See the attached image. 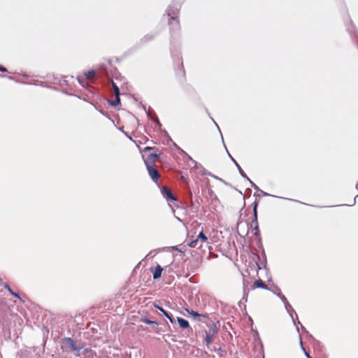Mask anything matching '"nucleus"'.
<instances>
[{"mask_svg":"<svg viewBox=\"0 0 358 358\" xmlns=\"http://www.w3.org/2000/svg\"><path fill=\"white\" fill-rule=\"evenodd\" d=\"M62 348L65 351L73 352L76 357H80L83 351H88V349L83 348V345L80 341H75L69 337H65L62 339Z\"/></svg>","mask_w":358,"mask_h":358,"instance_id":"obj_1","label":"nucleus"},{"mask_svg":"<svg viewBox=\"0 0 358 358\" xmlns=\"http://www.w3.org/2000/svg\"><path fill=\"white\" fill-rule=\"evenodd\" d=\"M208 327V330L205 331L206 337H205V342L207 345H209L212 343L213 338L215 336L217 333V328L216 327V324L214 323H211Z\"/></svg>","mask_w":358,"mask_h":358,"instance_id":"obj_2","label":"nucleus"},{"mask_svg":"<svg viewBox=\"0 0 358 358\" xmlns=\"http://www.w3.org/2000/svg\"><path fill=\"white\" fill-rule=\"evenodd\" d=\"M145 166L147 168L149 176L152 180L155 182H157L160 177V175L155 165L149 163V165L146 164Z\"/></svg>","mask_w":358,"mask_h":358,"instance_id":"obj_3","label":"nucleus"},{"mask_svg":"<svg viewBox=\"0 0 358 358\" xmlns=\"http://www.w3.org/2000/svg\"><path fill=\"white\" fill-rule=\"evenodd\" d=\"M257 207H258V201L256 199L252 203V213H253V220L252 222L255 224L254 229L255 230V235L259 236V231L258 227V221H257Z\"/></svg>","mask_w":358,"mask_h":358,"instance_id":"obj_4","label":"nucleus"},{"mask_svg":"<svg viewBox=\"0 0 358 358\" xmlns=\"http://www.w3.org/2000/svg\"><path fill=\"white\" fill-rule=\"evenodd\" d=\"M161 194L167 201H176L177 198L171 192V189L166 186H163L161 189Z\"/></svg>","mask_w":358,"mask_h":358,"instance_id":"obj_5","label":"nucleus"},{"mask_svg":"<svg viewBox=\"0 0 358 358\" xmlns=\"http://www.w3.org/2000/svg\"><path fill=\"white\" fill-rule=\"evenodd\" d=\"M180 6L179 4L170 5L166 11L167 16L170 17V18H171L172 16H175L176 18H178V13L180 10Z\"/></svg>","mask_w":358,"mask_h":358,"instance_id":"obj_6","label":"nucleus"},{"mask_svg":"<svg viewBox=\"0 0 358 358\" xmlns=\"http://www.w3.org/2000/svg\"><path fill=\"white\" fill-rule=\"evenodd\" d=\"M169 24L170 26L171 33L177 32L180 30V22L175 16H172L169 20Z\"/></svg>","mask_w":358,"mask_h":358,"instance_id":"obj_7","label":"nucleus"},{"mask_svg":"<svg viewBox=\"0 0 358 358\" xmlns=\"http://www.w3.org/2000/svg\"><path fill=\"white\" fill-rule=\"evenodd\" d=\"M153 306L156 309L159 310L162 313V315L170 321L171 324L176 323V320L174 319L173 315L171 313L166 311L156 303H154Z\"/></svg>","mask_w":358,"mask_h":358,"instance_id":"obj_8","label":"nucleus"},{"mask_svg":"<svg viewBox=\"0 0 358 358\" xmlns=\"http://www.w3.org/2000/svg\"><path fill=\"white\" fill-rule=\"evenodd\" d=\"M224 148L226 149V151L227 152V155L229 156V157L230 158V159L231 160V162L235 164V166H236L240 175L243 177V178H247V175L246 173L244 172V171L242 169V168L241 167V166L238 164V163L236 161V159L230 155V153L229 152L227 147L224 145Z\"/></svg>","mask_w":358,"mask_h":358,"instance_id":"obj_9","label":"nucleus"},{"mask_svg":"<svg viewBox=\"0 0 358 358\" xmlns=\"http://www.w3.org/2000/svg\"><path fill=\"white\" fill-rule=\"evenodd\" d=\"M141 322H143L146 324L153 325L152 330L157 331V327L159 326V323L157 321L151 320L146 317H142L140 320Z\"/></svg>","mask_w":358,"mask_h":358,"instance_id":"obj_10","label":"nucleus"},{"mask_svg":"<svg viewBox=\"0 0 358 358\" xmlns=\"http://www.w3.org/2000/svg\"><path fill=\"white\" fill-rule=\"evenodd\" d=\"M159 156V154L157 153H151L150 154L146 159H144L145 165L148 164L150 163L151 164H154L155 160L157 159Z\"/></svg>","mask_w":358,"mask_h":358,"instance_id":"obj_11","label":"nucleus"},{"mask_svg":"<svg viewBox=\"0 0 358 358\" xmlns=\"http://www.w3.org/2000/svg\"><path fill=\"white\" fill-rule=\"evenodd\" d=\"M178 322L180 328L182 329H186L189 327V322L182 317H178L176 322Z\"/></svg>","mask_w":358,"mask_h":358,"instance_id":"obj_12","label":"nucleus"},{"mask_svg":"<svg viewBox=\"0 0 358 358\" xmlns=\"http://www.w3.org/2000/svg\"><path fill=\"white\" fill-rule=\"evenodd\" d=\"M162 271H163V268L160 265L157 264L155 266V271L152 273L153 279L154 280L159 279L162 276Z\"/></svg>","mask_w":358,"mask_h":358,"instance_id":"obj_13","label":"nucleus"},{"mask_svg":"<svg viewBox=\"0 0 358 358\" xmlns=\"http://www.w3.org/2000/svg\"><path fill=\"white\" fill-rule=\"evenodd\" d=\"M254 287L266 290L269 289L268 287L261 279L256 280L254 282L253 287H252V289H254Z\"/></svg>","mask_w":358,"mask_h":358,"instance_id":"obj_14","label":"nucleus"},{"mask_svg":"<svg viewBox=\"0 0 358 358\" xmlns=\"http://www.w3.org/2000/svg\"><path fill=\"white\" fill-rule=\"evenodd\" d=\"M278 297L280 299L282 302L284 303V306H285V308H286V310H288V307H290V308L292 309V311L294 313V314L296 315V318L298 319V316H297L295 310L293 309L292 306L289 303V302L287 300V298L282 294L280 296H279Z\"/></svg>","mask_w":358,"mask_h":358,"instance_id":"obj_15","label":"nucleus"},{"mask_svg":"<svg viewBox=\"0 0 358 358\" xmlns=\"http://www.w3.org/2000/svg\"><path fill=\"white\" fill-rule=\"evenodd\" d=\"M184 310L187 313L191 315L194 318L201 317H206V315L198 313L197 312L193 310L192 309H189L188 308H184Z\"/></svg>","mask_w":358,"mask_h":358,"instance_id":"obj_16","label":"nucleus"},{"mask_svg":"<svg viewBox=\"0 0 358 358\" xmlns=\"http://www.w3.org/2000/svg\"><path fill=\"white\" fill-rule=\"evenodd\" d=\"M155 36L154 34H147L140 40L139 43L141 45H143L144 43L152 41Z\"/></svg>","mask_w":358,"mask_h":358,"instance_id":"obj_17","label":"nucleus"},{"mask_svg":"<svg viewBox=\"0 0 358 358\" xmlns=\"http://www.w3.org/2000/svg\"><path fill=\"white\" fill-rule=\"evenodd\" d=\"M268 290L271 291L273 294L276 295L277 296H279L282 294L281 292L280 287L275 285H273L272 288H269Z\"/></svg>","mask_w":358,"mask_h":358,"instance_id":"obj_18","label":"nucleus"},{"mask_svg":"<svg viewBox=\"0 0 358 358\" xmlns=\"http://www.w3.org/2000/svg\"><path fill=\"white\" fill-rule=\"evenodd\" d=\"M197 240L199 241L201 243H208V238L206 236V234L203 233V231H201L197 237Z\"/></svg>","mask_w":358,"mask_h":358,"instance_id":"obj_19","label":"nucleus"},{"mask_svg":"<svg viewBox=\"0 0 358 358\" xmlns=\"http://www.w3.org/2000/svg\"><path fill=\"white\" fill-rule=\"evenodd\" d=\"M146 113L148 117L153 120L159 126V127H162V124L160 123L159 119L157 117H152L150 110L147 111Z\"/></svg>","mask_w":358,"mask_h":358,"instance_id":"obj_20","label":"nucleus"},{"mask_svg":"<svg viewBox=\"0 0 358 358\" xmlns=\"http://www.w3.org/2000/svg\"><path fill=\"white\" fill-rule=\"evenodd\" d=\"M199 241L197 240V238L190 241L189 243H187V245L191 247V248H201L202 245H199Z\"/></svg>","mask_w":358,"mask_h":358,"instance_id":"obj_21","label":"nucleus"},{"mask_svg":"<svg viewBox=\"0 0 358 358\" xmlns=\"http://www.w3.org/2000/svg\"><path fill=\"white\" fill-rule=\"evenodd\" d=\"M4 288H5V289H6L10 292V294L12 296H15V297H16V298H18V299H21V298H20V296L19 294H17V293H16V292H14L11 289V288H10V287L9 286V285H8V284H6V285H4Z\"/></svg>","mask_w":358,"mask_h":358,"instance_id":"obj_22","label":"nucleus"},{"mask_svg":"<svg viewBox=\"0 0 358 358\" xmlns=\"http://www.w3.org/2000/svg\"><path fill=\"white\" fill-rule=\"evenodd\" d=\"M203 173L204 175H208V176L215 178L216 180H218L221 181L222 182L224 183L225 185H227V183L224 180H222V178H219V177H217L216 176H214L213 174H212L210 172H208L205 169H203Z\"/></svg>","mask_w":358,"mask_h":358,"instance_id":"obj_23","label":"nucleus"},{"mask_svg":"<svg viewBox=\"0 0 358 358\" xmlns=\"http://www.w3.org/2000/svg\"><path fill=\"white\" fill-rule=\"evenodd\" d=\"M110 104L112 106H117V105L120 104V96H118V94H117V96H115V98L114 100L110 101Z\"/></svg>","mask_w":358,"mask_h":358,"instance_id":"obj_24","label":"nucleus"},{"mask_svg":"<svg viewBox=\"0 0 358 358\" xmlns=\"http://www.w3.org/2000/svg\"><path fill=\"white\" fill-rule=\"evenodd\" d=\"M166 248H159L158 250L159 251H162V250H165ZM157 250H151L147 255V257H153L155 256V255L157 254Z\"/></svg>","mask_w":358,"mask_h":358,"instance_id":"obj_25","label":"nucleus"},{"mask_svg":"<svg viewBox=\"0 0 358 358\" xmlns=\"http://www.w3.org/2000/svg\"><path fill=\"white\" fill-rule=\"evenodd\" d=\"M96 72L94 70H90L85 73V76L88 78H93L95 76Z\"/></svg>","mask_w":358,"mask_h":358,"instance_id":"obj_26","label":"nucleus"},{"mask_svg":"<svg viewBox=\"0 0 358 358\" xmlns=\"http://www.w3.org/2000/svg\"><path fill=\"white\" fill-rule=\"evenodd\" d=\"M300 338V346H301V350H303L305 356L307 357V358H312V357L309 355V353L308 352H306V349L304 348V347L303 346V343H302V340H301V336L299 337Z\"/></svg>","mask_w":358,"mask_h":358,"instance_id":"obj_27","label":"nucleus"},{"mask_svg":"<svg viewBox=\"0 0 358 358\" xmlns=\"http://www.w3.org/2000/svg\"><path fill=\"white\" fill-rule=\"evenodd\" d=\"M244 178L246 179L249 182L250 186L252 187H253L255 190H257V191L260 190L259 187L255 183H254L248 176H247V178Z\"/></svg>","mask_w":358,"mask_h":358,"instance_id":"obj_28","label":"nucleus"},{"mask_svg":"<svg viewBox=\"0 0 358 358\" xmlns=\"http://www.w3.org/2000/svg\"><path fill=\"white\" fill-rule=\"evenodd\" d=\"M113 91H114L115 95L117 96V94H118V96H120V92L119 87L113 82Z\"/></svg>","mask_w":358,"mask_h":358,"instance_id":"obj_29","label":"nucleus"},{"mask_svg":"<svg viewBox=\"0 0 358 358\" xmlns=\"http://www.w3.org/2000/svg\"><path fill=\"white\" fill-rule=\"evenodd\" d=\"M77 80L78 83L83 86L85 87V78L83 76H78Z\"/></svg>","mask_w":358,"mask_h":358,"instance_id":"obj_30","label":"nucleus"},{"mask_svg":"<svg viewBox=\"0 0 358 358\" xmlns=\"http://www.w3.org/2000/svg\"><path fill=\"white\" fill-rule=\"evenodd\" d=\"M287 310L288 311L289 316L292 319L294 324L296 325V322H295L294 318L293 317V313H294L292 311V309L290 308V307H288V310Z\"/></svg>","mask_w":358,"mask_h":358,"instance_id":"obj_31","label":"nucleus"},{"mask_svg":"<svg viewBox=\"0 0 358 358\" xmlns=\"http://www.w3.org/2000/svg\"><path fill=\"white\" fill-rule=\"evenodd\" d=\"M178 65L180 66V67H181V69H180L179 71H180L182 74H184V73H185V71H183V64H182V62L181 61V58H178Z\"/></svg>","mask_w":358,"mask_h":358,"instance_id":"obj_32","label":"nucleus"},{"mask_svg":"<svg viewBox=\"0 0 358 358\" xmlns=\"http://www.w3.org/2000/svg\"><path fill=\"white\" fill-rule=\"evenodd\" d=\"M150 150H158L155 147H149V146H147V147L144 148V149H143L144 152H148V151H150Z\"/></svg>","mask_w":358,"mask_h":358,"instance_id":"obj_33","label":"nucleus"},{"mask_svg":"<svg viewBox=\"0 0 358 358\" xmlns=\"http://www.w3.org/2000/svg\"><path fill=\"white\" fill-rule=\"evenodd\" d=\"M249 285H250V282L247 280L243 278V287H249Z\"/></svg>","mask_w":358,"mask_h":358,"instance_id":"obj_34","label":"nucleus"},{"mask_svg":"<svg viewBox=\"0 0 358 358\" xmlns=\"http://www.w3.org/2000/svg\"><path fill=\"white\" fill-rule=\"evenodd\" d=\"M243 294L248 296V293L250 290V287H243Z\"/></svg>","mask_w":358,"mask_h":358,"instance_id":"obj_35","label":"nucleus"},{"mask_svg":"<svg viewBox=\"0 0 358 358\" xmlns=\"http://www.w3.org/2000/svg\"><path fill=\"white\" fill-rule=\"evenodd\" d=\"M247 300H248V296L243 294V298L241 299V300L240 301L239 303H245L247 301Z\"/></svg>","mask_w":358,"mask_h":358,"instance_id":"obj_36","label":"nucleus"},{"mask_svg":"<svg viewBox=\"0 0 358 358\" xmlns=\"http://www.w3.org/2000/svg\"><path fill=\"white\" fill-rule=\"evenodd\" d=\"M247 300H248V296L243 294V298L241 299V300L240 301L239 303H245L247 301Z\"/></svg>","mask_w":358,"mask_h":358,"instance_id":"obj_37","label":"nucleus"},{"mask_svg":"<svg viewBox=\"0 0 358 358\" xmlns=\"http://www.w3.org/2000/svg\"><path fill=\"white\" fill-rule=\"evenodd\" d=\"M259 191L261 192V194H258V195H257V196L260 197L261 195H263V196H270L269 194H268V193H266V192H264V191H262L261 189L259 190Z\"/></svg>","mask_w":358,"mask_h":358,"instance_id":"obj_38","label":"nucleus"},{"mask_svg":"<svg viewBox=\"0 0 358 358\" xmlns=\"http://www.w3.org/2000/svg\"><path fill=\"white\" fill-rule=\"evenodd\" d=\"M173 145H174V146H175V147H176L178 150H180L181 152H182V153H184L185 155H187V154L185 152H184V151H183V150H182L179 146H178V145H176V143H173Z\"/></svg>","mask_w":358,"mask_h":358,"instance_id":"obj_39","label":"nucleus"},{"mask_svg":"<svg viewBox=\"0 0 358 358\" xmlns=\"http://www.w3.org/2000/svg\"><path fill=\"white\" fill-rule=\"evenodd\" d=\"M170 250H176V251H178V252H181V250L178 248V246H171L170 248H168Z\"/></svg>","mask_w":358,"mask_h":358,"instance_id":"obj_40","label":"nucleus"},{"mask_svg":"<svg viewBox=\"0 0 358 358\" xmlns=\"http://www.w3.org/2000/svg\"><path fill=\"white\" fill-rule=\"evenodd\" d=\"M211 119L213 120V122L215 123V124L216 125V127H217V129L219 130V132H220V135H221V137H222V141L224 142L223 136H222V134L221 131H220V127H218V125L217 124V123L214 121V120H213V118H211Z\"/></svg>","mask_w":358,"mask_h":358,"instance_id":"obj_41","label":"nucleus"},{"mask_svg":"<svg viewBox=\"0 0 358 358\" xmlns=\"http://www.w3.org/2000/svg\"><path fill=\"white\" fill-rule=\"evenodd\" d=\"M0 71L1 72H7V69L1 65H0Z\"/></svg>","mask_w":358,"mask_h":358,"instance_id":"obj_42","label":"nucleus"},{"mask_svg":"<svg viewBox=\"0 0 358 358\" xmlns=\"http://www.w3.org/2000/svg\"><path fill=\"white\" fill-rule=\"evenodd\" d=\"M298 324H299L301 326V329L303 331L306 332V328L301 324V323L298 320Z\"/></svg>","mask_w":358,"mask_h":358,"instance_id":"obj_43","label":"nucleus"},{"mask_svg":"<svg viewBox=\"0 0 358 358\" xmlns=\"http://www.w3.org/2000/svg\"><path fill=\"white\" fill-rule=\"evenodd\" d=\"M99 113H101L103 115L106 116L107 117H108V118L110 119V117H109L108 115H106L105 114V113L103 112V110H99Z\"/></svg>","mask_w":358,"mask_h":358,"instance_id":"obj_44","label":"nucleus"},{"mask_svg":"<svg viewBox=\"0 0 358 358\" xmlns=\"http://www.w3.org/2000/svg\"><path fill=\"white\" fill-rule=\"evenodd\" d=\"M187 157H188V158H189L190 160H192V162L195 164V166H197V163H196V161L193 160L190 156L187 155Z\"/></svg>","mask_w":358,"mask_h":358,"instance_id":"obj_45","label":"nucleus"},{"mask_svg":"<svg viewBox=\"0 0 358 358\" xmlns=\"http://www.w3.org/2000/svg\"><path fill=\"white\" fill-rule=\"evenodd\" d=\"M217 351H218V352H222V348H219L217 349Z\"/></svg>","mask_w":358,"mask_h":358,"instance_id":"obj_46","label":"nucleus"},{"mask_svg":"<svg viewBox=\"0 0 358 358\" xmlns=\"http://www.w3.org/2000/svg\"><path fill=\"white\" fill-rule=\"evenodd\" d=\"M23 76L27 78V75L26 73L23 74Z\"/></svg>","mask_w":358,"mask_h":358,"instance_id":"obj_47","label":"nucleus"},{"mask_svg":"<svg viewBox=\"0 0 358 358\" xmlns=\"http://www.w3.org/2000/svg\"><path fill=\"white\" fill-rule=\"evenodd\" d=\"M291 200H292V201H295V202H299V201H297V200H294V199H291Z\"/></svg>","mask_w":358,"mask_h":358,"instance_id":"obj_48","label":"nucleus"},{"mask_svg":"<svg viewBox=\"0 0 358 358\" xmlns=\"http://www.w3.org/2000/svg\"><path fill=\"white\" fill-rule=\"evenodd\" d=\"M0 281H1V278H0Z\"/></svg>","mask_w":358,"mask_h":358,"instance_id":"obj_49","label":"nucleus"}]
</instances>
